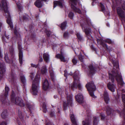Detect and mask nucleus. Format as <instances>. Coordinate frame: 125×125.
<instances>
[{"mask_svg":"<svg viewBox=\"0 0 125 125\" xmlns=\"http://www.w3.org/2000/svg\"><path fill=\"white\" fill-rule=\"evenodd\" d=\"M97 0H93V3H96Z\"/></svg>","mask_w":125,"mask_h":125,"instance_id":"603ef678","label":"nucleus"},{"mask_svg":"<svg viewBox=\"0 0 125 125\" xmlns=\"http://www.w3.org/2000/svg\"><path fill=\"white\" fill-rule=\"evenodd\" d=\"M72 9L76 12L81 13V11L77 7V0H70Z\"/></svg>","mask_w":125,"mask_h":125,"instance_id":"0eeeda50","label":"nucleus"},{"mask_svg":"<svg viewBox=\"0 0 125 125\" xmlns=\"http://www.w3.org/2000/svg\"><path fill=\"white\" fill-rule=\"evenodd\" d=\"M86 87L89 91L90 95L92 97L95 98L96 96L94 95V92L96 90V87L94 85L93 82L88 83L86 85Z\"/></svg>","mask_w":125,"mask_h":125,"instance_id":"20e7f679","label":"nucleus"},{"mask_svg":"<svg viewBox=\"0 0 125 125\" xmlns=\"http://www.w3.org/2000/svg\"><path fill=\"white\" fill-rule=\"evenodd\" d=\"M53 114H54L53 113L52 114V113L50 114V115L52 116Z\"/></svg>","mask_w":125,"mask_h":125,"instance_id":"bf43d9fd","label":"nucleus"},{"mask_svg":"<svg viewBox=\"0 0 125 125\" xmlns=\"http://www.w3.org/2000/svg\"><path fill=\"white\" fill-rule=\"evenodd\" d=\"M39 69H40V68H38V71H39Z\"/></svg>","mask_w":125,"mask_h":125,"instance_id":"338daca9","label":"nucleus"},{"mask_svg":"<svg viewBox=\"0 0 125 125\" xmlns=\"http://www.w3.org/2000/svg\"><path fill=\"white\" fill-rule=\"evenodd\" d=\"M58 91L59 93H61L63 91V90H62L61 88H58Z\"/></svg>","mask_w":125,"mask_h":125,"instance_id":"a18cd8bd","label":"nucleus"},{"mask_svg":"<svg viewBox=\"0 0 125 125\" xmlns=\"http://www.w3.org/2000/svg\"><path fill=\"white\" fill-rule=\"evenodd\" d=\"M68 35V34L67 32H65L64 33V37H67Z\"/></svg>","mask_w":125,"mask_h":125,"instance_id":"79ce46f5","label":"nucleus"},{"mask_svg":"<svg viewBox=\"0 0 125 125\" xmlns=\"http://www.w3.org/2000/svg\"><path fill=\"white\" fill-rule=\"evenodd\" d=\"M94 120L93 122L94 125H96L97 122V118L96 117H94Z\"/></svg>","mask_w":125,"mask_h":125,"instance_id":"f704fd0d","label":"nucleus"},{"mask_svg":"<svg viewBox=\"0 0 125 125\" xmlns=\"http://www.w3.org/2000/svg\"><path fill=\"white\" fill-rule=\"evenodd\" d=\"M43 61V59L41 57L40 60V62H42Z\"/></svg>","mask_w":125,"mask_h":125,"instance_id":"6e6d98bb","label":"nucleus"},{"mask_svg":"<svg viewBox=\"0 0 125 125\" xmlns=\"http://www.w3.org/2000/svg\"><path fill=\"white\" fill-rule=\"evenodd\" d=\"M121 3H122L123 5L122 7L123 9L125 10V2L124 1H122V2H121Z\"/></svg>","mask_w":125,"mask_h":125,"instance_id":"e433bc0d","label":"nucleus"},{"mask_svg":"<svg viewBox=\"0 0 125 125\" xmlns=\"http://www.w3.org/2000/svg\"><path fill=\"white\" fill-rule=\"evenodd\" d=\"M54 97L55 98H56V97H55V96H54Z\"/></svg>","mask_w":125,"mask_h":125,"instance_id":"774afa93","label":"nucleus"},{"mask_svg":"<svg viewBox=\"0 0 125 125\" xmlns=\"http://www.w3.org/2000/svg\"><path fill=\"white\" fill-rule=\"evenodd\" d=\"M104 98L106 103H108L109 100L108 94L106 91L104 92Z\"/></svg>","mask_w":125,"mask_h":125,"instance_id":"aec40b11","label":"nucleus"},{"mask_svg":"<svg viewBox=\"0 0 125 125\" xmlns=\"http://www.w3.org/2000/svg\"><path fill=\"white\" fill-rule=\"evenodd\" d=\"M76 35L77 38L78 39L80 40H81L82 39V37L79 33H77Z\"/></svg>","mask_w":125,"mask_h":125,"instance_id":"c85d7f7f","label":"nucleus"},{"mask_svg":"<svg viewBox=\"0 0 125 125\" xmlns=\"http://www.w3.org/2000/svg\"><path fill=\"white\" fill-rule=\"evenodd\" d=\"M11 100L12 102L14 103L15 104L19 105L21 106H23L24 105L23 103V100L21 98L19 97H16L14 99L13 97V95H11Z\"/></svg>","mask_w":125,"mask_h":125,"instance_id":"6e6552de","label":"nucleus"},{"mask_svg":"<svg viewBox=\"0 0 125 125\" xmlns=\"http://www.w3.org/2000/svg\"><path fill=\"white\" fill-rule=\"evenodd\" d=\"M45 32L46 33L48 36H49L51 34V32L49 31H47L46 30V31H45Z\"/></svg>","mask_w":125,"mask_h":125,"instance_id":"a19ab883","label":"nucleus"},{"mask_svg":"<svg viewBox=\"0 0 125 125\" xmlns=\"http://www.w3.org/2000/svg\"><path fill=\"white\" fill-rule=\"evenodd\" d=\"M43 88L45 91L47 90L49 87V83L47 80L45 79L42 81Z\"/></svg>","mask_w":125,"mask_h":125,"instance_id":"4468645a","label":"nucleus"},{"mask_svg":"<svg viewBox=\"0 0 125 125\" xmlns=\"http://www.w3.org/2000/svg\"><path fill=\"white\" fill-rule=\"evenodd\" d=\"M109 110H106V112H107V114H110V112H111V109L110 108H109Z\"/></svg>","mask_w":125,"mask_h":125,"instance_id":"de8ad7c7","label":"nucleus"},{"mask_svg":"<svg viewBox=\"0 0 125 125\" xmlns=\"http://www.w3.org/2000/svg\"><path fill=\"white\" fill-rule=\"evenodd\" d=\"M0 125H6V124L5 122H2L0 123Z\"/></svg>","mask_w":125,"mask_h":125,"instance_id":"49530a36","label":"nucleus"},{"mask_svg":"<svg viewBox=\"0 0 125 125\" xmlns=\"http://www.w3.org/2000/svg\"><path fill=\"white\" fill-rule=\"evenodd\" d=\"M31 66L32 67L37 68L38 67V65H36L33 64H31Z\"/></svg>","mask_w":125,"mask_h":125,"instance_id":"c03bdc74","label":"nucleus"},{"mask_svg":"<svg viewBox=\"0 0 125 125\" xmlns=\"http://www.w3.org/2000/svg\"><path fill=\"white\" fill-rule=\"evenodd\" d=\"M14 34L16 36H20V34L19 32L17 31L16 28H15L14 30Z\"/></svg>","mask_w":125,"mask_h":125,"instance_id":"c756f323","label":"nucleus"},{"mask_svg":"<svg viewBox=\"0 0 125 125\" xmlns=\"http://www.w3.org/2000/svg\"><path fill=\"white\" fill-rule=\"evenodd\" d=\"M101 117L102 119H103L104 118V115H101Z\"/></svg>","mask_w":125,"mask_h":125,"instance_id":"3c124183","label":"nucleus"},{"mask_svg":"<svg viewBox=\"0 0 125 125\" xmlns=\"http://www.w3.org/2000/svg\"><path fill=\"white\" fill-rule=\"evenodd\" d=\"M69 17L71 19H72L73 16V14L72 12H70L69 14Z\"/></svg>","mask_w":125,"mask_h":125,"instance_id":"72a5a7b5","label":"nucleus"},{"mask_svg":"<svg viewBox=\"0 0 125 125\" xmlns=\"http://www.w3.org/2000/svg\"><path fill=\"white\" fill-rule=\"evenodd\" d=\"M2 40L3 41H5V40L4 39V38L2 37Z\"/></svg>","mask_w":125,"mask_h":125,"instance_id":"052dcab7","label":"nucleus"},{"mask_svg":"<svg viewBox=\"0 0 125 125\" xmlns=\"http://www.w3.org/2000/svg\"><path fill=\"white\" fill-rule=\"evenodd\" d=\"M5 59L6 61L8 63H10V62L9 60V59L7 55H6L5 56Z\"/></svg>","mask_w":125,"mask_h":125,"instance_id":"c9c22d12","label":"nucleus"},{"mask_svg":"<svg viewBox=\"0 0 125 125\" xmlns=\"http://www.w3.org/2000/svg\"><path fill=\"white\" fill-rule=\"evenodd\" d=\"M43 56L45 62H49L50 59L49 55L48 53H44Z\"/></svg>","mask_w":125,"mask_h":125,"instance_id":"6ab92c4d","label":"nucleus"},{"mask_svg":"<svg viewBox=\"0 0 125 125\" xmlns=\"http://www.w3.org/2000/svg\"><path fill=\"white\" fill-rule=\"evenodd\" d=\"M34 4L35 6L39 8L42 7L43 5V3L39 0H37L35 2Z\"/></svg>","mask_w":125,"mask_h":125,"instance_id":"412c9836","label":"nucleus"},{"mask_svg":"<svg viewBox=\"0 0 125 125\" xmlns=\"http://www.w3.org/2000/svg\"><path fill=\"white\" fill-rule=\"evenodd\" d=\"M41 71L43 74L46 73L47 72V70L45 66H43L41 69Z\"/></svg>","mask_w":125,"mask_h":125,"instance_id":"b1692460","label":"nucleus"},{"mask_svg":"<svg viewBox=\"0 0 125 125\" xmlns=\"http://www.w3.org/2000/svg\"><path fill=\"white\" fill-rule=\"evenodd\" d=\"M122 93H124L125 92V90L124 89H123L122 90Z\"/></svg>","mask_w":125,"mask_h":125,"instance_id":"13d9d810","label":"nucleus"},{"mask_svg":"<svg viewBox=\"0 0 125 125\" xmlns=\"http://www.w3.org/2000/svg\"><path fill=\"white\" fill-rule=\"evenodd\" d=\"M3 25L2 23L0 22V29L3 28Z\"/></svg>","mask_w":125,"mask_h":125,"instance_id":"8fccbe9b","label":"nucleus"},{"mask_svg":"<svg viewBox=\"0 0 125 125\" xmlns=\"http://www.w3.org/2000/svg\"><path fill=\"white\" fill-rule=\"evenodd\" d=\"M89 68L90 70V73L93 74L95 72V69L92 65H90L89 66Z\"/></svg>","mask_w":125,"mask_h":125,"instance_id":"5701e85b","label":"nucleus"},{"mask_svg":"<svg viewBox=\"0 0 125 125\" xmlns=\"http://www.w3.org/2000/svg\"><path fill=\"white\" fill-rule=\"evenodd\" d=\"M5 95H1L0 96V100L3 103H4L7 101V96L8 95V92L9 91V88L8 87H6L5 88Z\"/></svg>","mask_w":125,"mask_h":125,"instance_id":"9d476101","label":"nucleus"},{"mask_svg":"<svg viewBox=\"0 0 125 125\" xmlns=\"http://www.w3.org/2000/svg\"><path fill=\"white\" fill-rule=\"evenodd\" d=\"M83 125H89V121L88 119H86L83 122Z\"/></svg>","mask_w":125,"mask_h":125,"instance_id":"a878e982","label":"nucleus"},{"mask_svg":"<svg viewBox=\"0 0 125 125\" xmlns=\"http://www.w3.org/2000/svg\"><path fill=\"white\" fill-rule=\"evenodd\" d=\"M21 80L23 83H24L25 82V77L23 76H21Z\"/></svg>","mask_w":125,"mask_h":125,"instance_id":"7c9ffc66","label":"nucleus"},{"mask_svg":"<svg viewBox=\"0 0 125 125\" xmlns=\"http://www.w3.org/2000/svg\"><path fill=\"white\" fill-rule=\"evenodd\" d=\"M106 42L109 44H111L112 43V42L110 40L108 39L106 41Z\"/></svg>","mask_w":125,"mask_h":125,"instance_id":"09e8293b","label":"nucleus"},{"mask_svg":"<svg viewBox=\"0 0 125 125\" xmlns=\"http://www.w3.org/2000/svg\"><path fill=\"white\" fill-rule=\"evenodd\" d=\"M64 54L62 52H61V54H58L56 55V57L57 58H60L62 61L65 62L66 61V60L64 57Z\"/></svg>","mask_w":125,"mask_h":125,"instance_id":"dca6fc26","label":"nucleus"},{"mask_svg":"<svg viewBox=\"0 0 125 125\" xmlns=\"http://www.w3.org/2000/svg\"><path fill=\"white\" fill-rule=\"evenodd\" d=\"M33 73H31V78H32L33 76Z\"/></svg>","mask_w":125,"mask_h":125,"instance_id":"864d4df0","label":"nucleus"},{"mask_svg":"<svg viewBox=\"0 0 125 125\" xmlns=\"http://www.w3.org/2000/svg\"><path fill=\"white\" fill-rule=\"evenodd\" d=\"M81 25L83 29L84 30V32L86 35L87 36H90L91 32L90 29L88 27H84L83 26L82 24Z\"/></svg>","mask_w":125,"mask_h":125,"instance_id":"2eb2a0df","label":"nucleus"},{"mask_svg":"<svg viewBox=\"0 0 125 125\" xmlns=\"http://www.w3.org/2000/svg\"><path fill=\"white\" fill-rule=\"evenodd\" d=\"M7 111H5L2 113L1 116L2 118H5L7 116Z\"/></svg>","mask_w":125,"mask_h":125,"instance_id":"393cba45","label":"nucleus"},{"mask_svg":"<svg viewBox=\"0 0 125 125\" xmlns=\"http://www.w3.org/2000/svg\"><path fill=\"white\" fill-rule=\"evenodd\" d=\"M66 91V94L67 95V101L64 102L63 104L64 109L65 110L67 107L68 105L72 106V96L71 95L68 94L67 92Z\"/></svg>","mask_w":125,"mask_h":125,"instance_id":"423d86ee","label":"nucleus"},{"mask_svg":"<svg viewBox=\"0 0 125 125\" xmlns=\"http://www.w3.org/2000/svg\"><path fill=\"white\" fill-rule=\"evenodd\" d=\"M19 116L20 117V118H21V115H20V114H19Z\"/></svg>","mask_w":125,"mask_h":125,"instance_id":"0e129e2a","label":"nucleus"},{"mask_svg":"<svg viewBox=\"0 0 125 125\" xmlns=\"http://www.w3.org/2000/svg\"><path fill=\"white\" fill-rule=\"evenodd\" d=\"M117 10L118 14L121 18L122 21L124 25V27L125 30V26L124 24V23L125 24V17L124 15V12L120 7L118 8Z\"/></svg>","mask_w":125,"mask_h":125,"instance_id":"1a4fd4ad","label":"nucleus"},{"mask_svg":"<svg viewBox=\"0 0 125 125\" xmlns=\"http://www.w3.org/2000/svg\"><path fill=\"white\" fill-rule=\"evenodd\" d=\"M66 22H64L62 23L61 25V28L62 30L65 29L66 26Z\"/></svg>","mask_w":125,"mask_h":125,"instance_id":"bb28decb","label":"nucleus"},{"mask_svg":"<svg viewBox=\"0 0 125 125\" xmlns=\"http://www.w3.org/2000/svg\"><path fill=\"white\" fill-rule=\"evenodd\" d=\"M10 80H9V81H13L14 80V78L13 76H11L10 77Z\"/></svg>","mask_w":125,"mask_h":125,"instance_id":"37998d69","label":"nucleus"},{"mask_svg":"<svg viewBox=\"0 0 125 125\" xmlns=\"http://www.w3.org/2000/svg\"><path fill=\"white\" fill-rule=\"evenodd\" d=\"M72 61L73 63L74 64H75L77 62V60L75 58L73 59L72 60Z\"/></svg>","mask_w":125,"mask_h":125,"instance_id":"58836bf2","label":"nucleus"},{"mask_svg":"<svg viewBox=\"0 0 125 125\" xmlns=\"http://www.w3.org/2000/svg\"><path fill=\"white\" fill-rule=\"evenodd\" d=\"M64 125H68V124L67 123H65L64 124Z\"/></svg>","mask_w":125,"mask_h":125,"instance_id":"e2e57ef3","label":"nucleus"},{"mask_svg":"<svg viewBox=\"0 0 125 125\" xmlns=\"http://www.w3.org/2000/svg\"><path fill=\"white\" fill-rule=\"evenodd\" d=\"M105 45L106 46V47L107 48V45L105 44Z\"/></svg>","mask_w":125,"mask_h":125,"instance_id":"680f3d73","label":"nucleus"},{"mask_svg":"<svg viewBox=\"0 0 125 125\" xmlns=\"http://www.w3.org/2000/svg\"><path fill=\"white\" fill-rule=\"evenodd\" d=\"M76 100L79 103H82L83 102V97L82 95L81 94H79L75 96Z\"/></svg>","mask_w":125,"mask_h":125,"instance_id":"ddd939ff","label":"nucleus"},{"mask_svg":"<svg viewBox=\"0 0 125 125\" xmlns=\"http://www.w3.org/2000/svg\"><path fill=\"white\" fill-rule=\"evenodd\" d=\"M46 125H52L51 123H49L46 124Z\"/></svg>","mask_w":125,"mask_h":125,"instance_id":"4d7b16f0","label":"nucleus"},{"mask_svg":"<svg viewBox=\"0 0 125 125\" xmlns=\"http://www.w3.org/2000/svg\"><path fill=\"white\" fill-rule=\"evenodd\" d=\"M18 48L19 50V57L20 62L21 64L22 62L23 53L22 51V48L21 45H18Z\"/></svg>","mask_w":125,"mask_h":125,"instance_id":"9b49d317","label":"nucleus"},{"mask_svg":"<svg viewBox=\"0 0 125 125\" xmlns=\"http://www.w3.org/2000/svg\"><path fill=\"white\" fill-rule=\"evenodd\" d=\"M5 71L4 64L0 63V80L1 79L2 74L5 72Z\"/></svg>","mask_w":125,"mask_h":125,"instance_id":"f3484780","label":"nucleus"},{"mask_svg":"<svg viewBox=\"0 0 125 125\" xmlns=\"http://www.w3.org/2000/svg\"><path fill=\"white\" fill-rule=\"evenodd\" d=\"M64 5V2L63 0H60L58 1H55L54 2V8L57 6H58L62 8Z\"/></svg>","mask_w":125,"mask_h":125,"instance_id":"f8f14e48","label":"nucleus"},{"mask_svg":"<svg viewBox=\"0 0 125 125\" xmlns=\"http://www.w3.org/2000/svg\"><path fill=\"white\" fill-rule=\"evenodd\" d=\"M43 106H42V107L43 109V111L44 113H46L47 111V110L46 108V105L45 103L43 104Z\"/></svg>","mask_w":125,"mask_h":125,"instance_id":"2f4dec72","label":"nucleus"},{"mask_svg":"<svg viewBox=\"0 0 125 125\" xmlns=\"http://www.w3.org/2000/svg\"><path fill=\"white\" fill-rule=\"evenodd\" d=\"M40 76L37 75L33 81L32 87V94L35 95L37 94L39 88V82Z\"/></svg>","mask_w":125,"mask_h":125,"instance_id":"7ed1b4c3","label":"nucleus"},{"mask_svg":"<svg viewBox=\"0 0 125 125\" xmlns=\"http://www.w3.org/2000/svg\"><path fill=\"white\" fill-rule=\"evenodd\" d=\"M107 26H109V24H107Z\"/></svg>","mask_w":125,"mask_h":125,"instance_id":"69168bd1","label":"nucleus"},{"mask_svg":"<svg viewBox=\"0 0 125 125\" xmlns=\"http://www.w3.org/2000/svg\"><path fill=\"white\" fill-rule=\"evenodd\" d=\"M4 9V15L7 18V22L11 28H13L12 23L11 21L10 12L8 10L7 6V2L6 0L2 1L0 3V10Z\"/></svg>","mask_w":125,"mask_h":125,"instance_id":"f03ea898","label":"nucleus"},{"mask_svg":"<svg viewBox=\"0 0 125 125\" xmlns=\"http://www.w3.org/2000/svg\"><path fill=\"white\" fill-rule=\"evenodd\" d=\"M100 6H101V8L102 10L103 11V12L105 14V15H109V13L108 12H107L106 13L105 12V8L104 7V5L103 4L101 3H100Z\"/></svg>","mask_w":125,"mask_h":125,"instance_id":"4be33fe9","label":"nucleus"},{"mask_svg":"<svg viewBox=\"0 0 125 125\" xmlns=\"http://www.w3.org/2000/svg\"><path fill=\"white\" fill-rule=\"evenodd\" d=\"M112 63L114 65L113 70L110 73H109V79L107 86L109 89L112 92L115 91L116 88L115 86L113 83L114 81V77L116 79L118 85L123 86L124 83L123 81L122 76L119 72V66L117 62L113 61Z\"/></svg>","mask_w":125,"mask_h":125,"instance_id":"f257e3e1","label":"nucleus"},{"mask_svg":"<svg viewBox=\"0 0 125 125\" xmlns=\"http://www.w3.org/2000/svg\"><path fill=\"white\" fill-rule=\"evenodd\" d=\"M83 56L81 53H80L79 56V58L81 62L83 61Z\"/></svg>","mask_w":125,"mask_h":125,"instance_id":"4c0bfd02","label":"nucleus"},{"mask_svg":"<svg viewBox=\"0 0 125 125\" xmlns=\"http://www.w3.org/2000/svg\"><path fill=\"white\" fill-rule=\"evenodd\" d=\"M49 72L51 76V78L53 81H54V76L53 72V71L50 70H49Z\"/></svg>","mask_w":125,"mask_h":125,"instance_id":"cd10ccee","label":"nucleus"},{"mask_svg":"<svg viewBox=\"0 0 125 125\" xmlns=\"http://www.w3.org/2000/svg\"><path fill=\"white\" fill-rule=\"evenodd\" d=\"M74 82L71 85V88L73 89L78 87L79 89L81 90L82 88V86L80 83L79 80V75H75L73 77Z\"/></svg>","mask_w":125,"mask_h":125,"instance_id":"39448f33","label":"nucleus"},{"mask_svg":"<svg viewBox=\"0 0 125 125\" xmlns=\"http://www.w3.org/2000/svg\"><path fill=\"white\" fill-rule=\"evenodd\" d=\"M27 106L30 110L31 109L32 106L29 104H27Z\"/></svg>","mask_w":125,"mask_h":125,"instance_id":"ea45409f","label":"nucleus"},{"mask_svg":"<svg viewBox=\"0 0 125 125\" xmlns=\"http://www.w3.org/2000/svg\"><path fill=\"white\" fill-rule=\"evenodd\" d=\"M70 117L71 121L73 125H78L74 115L71 113Z\"/></svg>","mask_w":125,"mask_h":125,"instance_id":"a211bd4d","label":"nucleus"},{"mask_svg":"<svg viewBox=\"0 0 125 125\" xmlns=\"http://www.w3.org/2000/svg\"><path fill=\"white\" fill-rule=\"evenodd\" d=\"M64 76L66 77H67L68 75H72V73H68L67 71L65 70L64 71Z\"/></svg>","mask_w":125,"mask_h":125,"instance_id":"473e14b6","label":"nucleus"},{"mask_svg":"<svg viewBox=\"0 0 125 125\" xmlns=\"http://www.w3.org/2000/svg\"><path fill=\"white\" fill-rule=\"evenodd\" d=\"M5 36L6 37V38L8 39H9V36L8 35H5Z\"/></svg>","mask_w":125,"mask_h":125,"instance_id":"5fc2aeb1","label":"nucleus"}]
</instances>
